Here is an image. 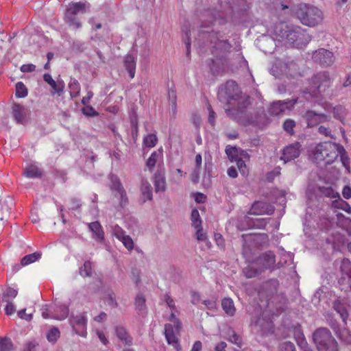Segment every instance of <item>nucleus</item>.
Returning a JSON list of instances; mask_svg holds the SVG:
<instances>
[{"mask_svg": "<svg viewBox=\"0 0 351 351\" xmlns=\"http://www.w3.org/2000/svg\"><path fill=\"white\" fill-rule=\"evenodd\" d=\"M226 154L228 156V159L231 162H234L235 160H237L239 154V150L236 147H232L231 145H228L226 147L225 149Z\"/></svg>", "mask_w": 351, "mask_h": 351, "instance_id": "45", "label": "nucleus"}, {"mask_svg": "<svg viewBox=\"0 0 351 351\" xmlns=\"http://www.w3.org/2000/svg\"><path fill=\"white\" fill-rule=\"evenodd\" d=\"M69 88L71 90L70 95L71 97H77L79 95L80 86L77 80L71 78L69 83Z\"/></svg>", "mask_w": 351, "mask_h": 351, "instance_id": "39", "label": "nucleus"}, {"mask_svg": "<svg viewBox=\"0 0 351 351\" xmlns=\"http://www.w3.org/2000/svg\"><path fill=\"white\" fill-rule=\"evenodd\" d=\"M195 229H196V233H195L196 239L198 241H205L206 239V235L203 232V229H202V226H200L199 228H195Z\"/></svg>", "mask_w": 351, "mask_h": 351, "instance_id": "64", "label": "nucleus"}, {"mask_svg": "<svg viewBox=\"0 0 351 351\" xmlns=\"http://www.w3.org/2000/svg\"><path fill=\"white\" fill-rule=\"evenodd\" d=\"M274 210L275 208L272 204L265 202L257 201L252 204L250 213L254 215H271L274 213Z\"/></svg>", "mask_w": 351, "mask_h": 351, "instance_id": "17", "label": "nucleus"}, {"mask_svg": "<svg viewBox=\"0 0 351 351\" xmlns=\"http://www.w3.org/2000/svg\"><path fill=\"white\" fill-rule=\"evenodd\" d=\"M275 263L276 259L274 254L271 251H268L258 258L256 264L264 271L266 269H273Z\"/></svg>", "mask_w": 351, "mask_h": 351, "instance_id": "18", "label": "nucleus"}, {"mask_svg": "<svg viewBox=\"0 0 351 351\" xmlns=\"http://www.w3.org/2000/svg\"><path fill=\"white\" fill-rule=\"evenodd\" d=\"M313 339L318 351H338V343L330 330L318 328L313 334Z\"/></svg>", "mask_w": 351, "mask_h": 351, "instance_id": "5", "label": "nucleus"}, {"mask_svg": "<svg viewBox=\"0 0 351 351\" xmlns=\"http://www.w3.org/2000/svg\"><path fill=\"white\" fill-rule=\"evenodd\" d=\"M120 241L124 245V246L129 250L131 251L134 248V242L132 238L129 235H126Z\"/></svg>", "mask_w": 351, "mask_h": 351, "instance_id": "60", "label": "nucleus"}, {"mask_svg": "<svg viewBox=\"0 0 351 351\" xmlns=\"http://www.w3.org/2000/svg\"><path fill=\"white\" fill-rule=\"evenodd\" d=\"M14 346L8 337H0V351H13Z\"/></svg>", "mask_w": 351, "mask_h": 351, "instance_id": "41", "label": "nucleus"}, {"mask_svg": "<svg viewBox=\"0 0 351 351\" xmlns=\"http://www.w3.org/2000/svg\"><path fill=\"white\" fill-rule=\"evenodd\" d=\"M295 127V122L291 119H286L282 125L284 130L290 135L294 134V128Z\"/></svg>", "mask_w": 351, "mask_h": 351, "instance_id": "49", "label": "nucleus"}, {"mask_svg": "<svg viewBox=\"0 0 351 351\" xmlns=\"http://www.w3.org/2000/svg\"><path fill=\"white\" fill-rule=\"evenodd\" d=\"M1 214H0V220L3 221L4 219L7 218L10 213L11 207L13 205V202L12 199H8L1 201Z\"/></svg>", "mask_w": 351, "mask_h": 351, "instance_id": "30", "label": "nucleus"}, {"mask_svg": "<svg viewBox=\"0 0 351 351\" xmlns=\"http://www.w3.org/2000/svg\"><path fill=\"white\" fill-rule=\"evenodd\" d=\"M165 335L167 343L172 345L178 351L180 349V346L178 339L175 335L173 326L171 324H165Z\"/></svg>", "mask_w": 351, "mask_h": 351, "instance_id": "20", "label": "nucleus"}, {"mask_svg": "<svg viewBox=\"0 0 351 351\" xmlns=\"http://www.w3.org/2000/svg\"><path fill=\"white\" fill-rule=\"evenodd\" d=\"M53 311L54 313L51 315V318L58 320L66 318L69 312V307L65 304L56 305Z\"/></svg>", "mask_w": 351, "mask_h": 351, "instance_id": "27", "label": "nucleus"}, {"mask_svg": "<svg viewBox=\"0 0 351 351\" xmlns=\"http://www.w3.org/2000/svg\"><path fill=\"white\" fill-rule=\"evenodd\" d=\"M221 306L226 313L233 315L235 313V308L233 301L230 298H224L221 301Z\"/></svg>", "mask_w": 351, "mask_h": 351, "instance_id": "37", "label": "nucleus"}, {"mask_svg": "<svg viewBox=\"0 0 351 351\" xmlns=\"http://www.w3.org/2000/svg\"><path fill=\"white\" fill-rule=\"evenodd\" d=\"M124 65L129 73L130 77L133 78L135 75L136 61L134 58L131 55H127L125 57Z\"/></svg>", "mask_w": 351, "mask_h": 351, "instance_id": "31", "label": "nucleus"}, {"mask_svg": "<svg viewBox=\"0 0 351 351\" xmlns=\"http://www.w3.org/2000/svg\"><path fill=\"white\" fill-rule=\"evenodd\" d=\"M273 32L277 40L285 41L295 47L305 46L311 40V36L304 29L285 22L275 23Z\"/></svg>", "mask_w": 351, "mask_h": 351, "instance_id": "1", "label": "nucleus"}, {"mask_svg": "<svg viewBox=\"0 0 351 351\" xmlns=\"http://www.w3.org/2000/svg\"><path fill=\"white\" fill-rule=\"evenodd\" d=\"M90 5L82 2H72L69 4L65 13V21L74 29H78L82 23L77 20L78 14H83L88 12Z\"/></svg>", "mask_w": 351, "mask_h": 351, "instance_id": "6", "label": "nucleus"}, {"mask_svg": "<svg viewBox=\"0 0 351 351\" xmlns=\"http://www.w3.org/2000/svg\"><path fill=\"white\" fill-rule=\"evenodd\" d=\"M158 156L159 154L156 152H154L148 158L146 165L149 169L155 167Z\"/></svg>", "mask_w": 351, "mask_h": 351, "instance_id": "56", "label": "nucleus"}, {"mask_svg": "<svg viewBox=\"0 0 351 351\" xmlns=\"http://www.w3.org/2000/svg\"><path fill=\"white\" fill-rule=\"evenodd\" d=\"M29 110L24 106L14 104L12 106V114L15 121L18 123L24 124L26 122V117L28 114Z\"/></svg>", "mask_w": 351, "mask_h": 351, "instance_id": "19", "label": "nucleus"}, {"mask_svg": "<svg viewBox=\"0 0 351 351\" xmlns=\"http://www.w3.org/2000/svg\"><path fill=\"white\" fill-rule=\"evenodd\" d=\"M69 322L76 334L86 337L87 319L84 313L75 316L72 315L69 319Z\"/></svg>", "mask_w": 351, "mask_h": 351, "instance_id": "13", "label": "nucleus"}, {"mask_svg": "<svg viewBox=\"0 0 351 351\" xmlns=\"http://www.w3.org/2000/svg\"><path fill=\"white\" fill-rule=\"evenodd\" d=\"M191 219L192 221V226L195 228H198L202 224L199 211L197 209H193L191 214Z\"/></svg>", "mask_w": 351, "mask_h": 351, "instance_id": "50", "label": "nucleus"}, {"mask_svg": "<svg viewBox=\"0 0 351 351\" xmlns=\"http://www.w3.org/2000/svg\"><path fill=\"white\" fill-rule=\"evenodd\" d=\"M332 307L338 314H339L343 322L345 325H346L347 319L349 317V313L345 304H343L339 300H335L332 302Z\"/></svg>", "mask_w": 351, "mask_h": 351, "instance_id": "24", "label": "nucleus"}, {"mask_svg": "<svg viewBox=\"0 0 351 351\" xmlns=\"http://www.w3.org/2000/svg\"><path fill=\"white\" fill-rule=\"evenodd\" d=\"M301 62V60L287 59L285 61L276 64V65L271 68V72L274 75L278 77L279 75L275 73V69H278L279 67L280 68L282 73H285L287 76L292 77L300 76L302 71L300 66Z\"/></svg>", "mask_w": 351, "mask_h": 351, "instance_id": "9", "label": "nucleus"}, {"mask_svg": "<svg viewBox=\"0 0 351 351\" xmlns=\"http://www.w3.org/2000/svg\"><path fill=\"white\" fill-rule=\"evenodd\" d=\"M304 117L305 118L307 127L312 128L317 125L321 123L326 122L328 121L329 117L324 113H318L314 110H307Z\"/></svg>", "mask_w": 351, "mask_h": 351, "instance_id": "15", "label": "nucleus"}, {"mask_svg": "<svg viewBox=\"0 0 351 351\" xmlns=\"http://www.w3.org/2000/svg\"><path fill=\"white\" fill-rule=\"evenodd\" d=\"M41 256L40 252H34L25 256L21 261V266H26L36 262Z\"/></svg>", "mask_w": 351, "mask_h": 351, "instance_id": "38", "label": "nucleus"}, {"mask_svg": "<svg viewBox=\"0 0 351 351\" xmlns=\"http://www.w3.org/2000/svg\"><path fill=\"white\" fill-rule=\"evenodd\" d=\"M326 321L330 328L336 332L338 333L339 328V324L337 321L333 317L331 314H328L326 317Z\"/></svg>", "mask_w": 351, "mask_h": 351, "instance_id": "52", "label": "nucleus"}, {"mask_svg": "<svg viewBox=\"0 0 351 351\" xmlns=\"http://www.w3.org/2000/svg\"><path fill=\"white\" fill-rule=\"evenodd\" d=\"M60 332L58 328L53 327L51 328L47 334V340L54 343L57 341L58 339L60 337Z\"/></svg>", "mask_w": 351, "mask_h": 351, "instance_id": "48", "label": "nucleus"}, {"mask_svg": "<svg viewBox=\"0 0 351 351\" xmlns=\"http://www.w3.org/2000/svg\"><path fill=\"white\" fill-rule=\"evenodd\" d=\"M301 152V145L299 142L290 144L282 149V155L280 160L285 162L293 160L298 158Z\"/></svg>", "mask_w": 351, "mask_h": 351, "instance_id": "16", "label": "nucleus"}, {"mask_svg": "<svg viewBox=\"0 0 351 351\" xmlns=\"http://www.w3.org/2000/svg\"><path fill=\"white\" fill-rule=\"evenodd\" d=\"M90 230L93 233L94 237L97 240H102L104 237L101 226L98 221H94L88 224Z\"/></svg>", "mask_w": 351, "mask_h": 351, "instance_id": "32", "label": "nucleus"}, {"mask_svg": "<svg viewBox=\"0 0 351 351\" xmlns=\"http://www.w3.org/2000/svg\"><path fill=\"white\" fill-rule=\"evenodd\" d=\"M338 143L331 141L317 144L312 151V158L316 164L331 165L338 158Z\"/></svg>", "mask_w": 351, "mask_h": 351, "instance_id": "2", "label": "nucleus"}, {"mask_svg": "<svg viewBox=\"0 0 351 351\" xmlns=\"http://www.w3.org/2000/svg\"><path fill=\"white\" fill-rule=\"evenodd\" d=\"M115 331L117 337L125 345L130 346L132 343V338L130 336L124 327L117 326Z\"/></svg>", "mask_w": 351, "mask_h": 351, "instance_id": "28", "label": "nucleus"}, {"mask_svg": "<svg viewBox=\"0 0 351 351\" xmlns=\"http://www.w3.org/2000/svg\"><path fill=\"white\" fill-rule=\"evenodd\" d=\"M168 98L169 101L171 104L172 108L173 110V112H176V93L175 90L169 89L168 90Z\"/></svg>", "mask_w": 351, "mask_h": 351, "instance_id": "58", "label": "nucleus"}, {"mask_svg": "<svg viewBox=\"0 0 351 351\" xmlns=\"http://www.w3.org/2000/svg\"><path fill=\"white\" fill-rule=\"evenodd\" d=\"M15 95L18 98H23L27 95V88L23 82L16 83Z\"/></svg>", "mask_w": 351, "mask_h": 351, "instance_id": "47", "label": "nucleus"}, {"mask_svg": "<svg viewBox=\"0 0 351 351\" xmlns=\"http://www.w3.org/2000/svg\"><path fill=\"white\" fill-rule=\"evenodd\" d=\"M237 162V166L241 174H245L246 165L245 162L240 158L234 160Z\"/></svg>", "mask_w": 351, "mask_h": 351, "instance_id": "63", "label": "nucleus"}, {"mask_svg": "<svg viewBox=\"0 0 351 351\" xmlns=\"http://www.w3.org/2000/svg\"><path fill=\"white\" fill-rule=\"evenodd\" d=\"M289 104V101H274L270 105L268 109V112L270 115L272 116H277L280 114H282L285 112L286 110L290 108L289 106H288Z\"/></svg>", "mask_w": 351, "mask_h": 351, "instance_id": "22", "label": "nucleus"}, {"mask_svg": "<svg viewBox=\"0 0 351 351\" xmlns=\"http://www.w3.org/2000/svg\"><path fill=\"white\" fill-rule=\"evenodd\" d=\"M23 175L30 178H40L42 172L36 166L31 165L24 170Z\"/></svg>", "mask_w": 351, "mask_h": 351, "instance_id": "36", "label": "nucleus"}, {"mask_svg": "<svg viewBox=\"0 0 351 351\" xmlns=\"http://www.w3.org/2000/svg\"><path fill=\"white\" fill-rule=\"evenodd\" d=\"M115 197H119V205L121 207H124L128 204V198L125 189L117 193Z\"/></svg>", "mask_w": 351, "mask_h": 351, "instance_id": "53", "label": "nucleus"}, {"mask_svg": "<svg viewBox=\"0 0 351 351\" xmlns=\"http://www.w3.org/2000/svg\"><path fill=\"white\" fill-rule=\"evenodd\" d=\"M336 334L341 341L347 344H351V332L348 329H339L338 333Z\"/></svg>", "mask_w": 351, "mask_h": 351, "instance_id": "44", "label": "nucleus"}, {"mask_svg": "<svg viewBox=\"0 0 351 351\" xmlns=\"http://www.w3.org/2000/svg\"><path fill=\"white\" fill-rule=\"evenodd\" d=\"M92 271L91 262L89 261H86L84 265L79 269L80 274L84 278L91 276Z\"/></svg>", "mask_w": 351, "mask_h": 351, "instance_id": "43", "label": "nucleus"}, {"mask_svg": "<svg viewBox=\"0 0 351 351\" xmlns=\"http://www.w3.org/2000/svg\"><path fill=\"white\" fill-rule=\"evenodd\" d=\"M182 40L184 43L186 47V56H189L191 52V38H190V30L186 29L184 35L182 37Z\"/></svg>", "mask_w": 351, "mask_h": 351, "instance_id": "54", "label": "nucleus"}, {"mask_svg": "<svg viewBox=\"0 0 351 351\" xmlns=\"http://www.w3.org/2000/svg\"><path fill=\"white\" fill-rule=\"evenodd\" d=\"M240 93L241 91L236 82L228 80L219 87L217 97L220 102L229 104L231 100H237Z\"/></svg>", "mask_w": 351, "mask_h": 351, "instance_id": "8", "label": "nucleus"}, {"mask_svg": "<svg viewBox=\"0 0 351 351\" xmlns=\"http://www.w3.org/2000/svg\"><path fill=\"white\" fill-rule=\"evenodd\" d=\"M338 285L341 291H351V274L341 275L338 280Z\"/></svg>", "mask_w": 351, "mask_h": 351, "instance_id": "34", "label": "nucleus"}, {"mask_svg": "<svg viewBox=\"0 0 351 351\" xmlns=\"http://www.w3.org/2000/svg\"><path fill=\"white\" fill-rule=\"evenodd\" d=\"M208 112H209V114H208V122L210 123V124L212 126H214L215 123L216 113L214 112V110H213L210 104H208Z\"/></svg>", "mask_w": 351, "mask_h": 351, "instance_id": "62", "label": "nucleus"}, {"mask_svg": "<svg viewBox=\"0 0 351 351\" xmlns=\"http://www.w3.org/2000/svg\"><path fill=\"white\" fill-rule=\"evenodd\" d=\"M155 191L164 192L166 190V180L164 173L157 171L154 176Z\"/></svg>", "mask_w": 351, "mask_h": 351, "instance_id": "25", "label": "nucleus"}, {"mask_svg": "<svg viewBox=\"0 0 351 351\" xmlns=\"http://www.w3.org/2000/svg\"><path fill=\"white\" fill-rule=\"evenodd\" d=\"M319 192L321 195H324L330 198H335L337 197H339V195L338 193L335 192L333 189L330 186L328 187H319Z\"/></svg>", "mask_w": 351, "mask_h": 351, "instance_id": "42", "label": "nucleus"}, {"mask_svg": "<svg viewBox=\"0 0 351 351\" xmlns=\"http://www.w3.org/2000/svg\"><path fill=\"white\" fill-rule=\"evenodd\" d=\"M238 106L236 108H226V113L230 119L239 123L245 124V121L250 112L247 111V106L250 104L249 97H239Z\"/></svg>", "mask_w": 351, "mask_h": 351, "instance_id": "7", "label": "nucleus"}, {"mask_svg": "<svg viewBox=\"0 0 351 351\" xmlns=\"http://www.w3.org/2000/svg\"><path fill=\"white\" fill-rule=\"evenodd\" d=\"M231 48L230 44L226 40H218L213 47L212 53L215 56H226V52H228Z\"/></svg>", "mask_w": 351, "mask_h": 351, "instance_id": "21", "label": "nucleus"}, {"mask_svg": "<svg viewBox=\"0 0 351 351\" xmlns=\"http://www.w3.org/2000/svg\"><path fill=\"white\" fill-rule=\"evenodd\" d=\"M146 298L142 293H138L134 300L135 309L141 315L147 313Z\"/></svg>", "mask_w": 351, "mask_h": 351, "instance_id": "26", "label": "nucleus"}, {"mask_svg": "<svg viewBox=\"0 0 351 351\" xmlns=\"http://www.w3.org/2000/svg\"><path fill=\"white\" fill-rule=\"evenodd\" d=\"M340 156V159L343 166L346 168L348 173L350 172V158L344 147L339 145L338 147V156Z\"/></svg>", "mask_w": 351, "mask_h": 351, "instance_id": "33", "label": "nucleus"}, {"mask_svg": "<svg viewBox=\"0 0 351 351\" xmlns=\"http://www.w3.org/2000/svg\"><path fill=\"white\" fill-rule=\"evenodd\" d=\"M280 351H296L295 345L290 341H285L280 344Z\"/></svg>", "mask_w": 351, "mask_h": 351, "instance_id": "61", "label": "nucleus"}, {"mask_svg": "<svg viewBox=\"0 0 351 351\" xmlns=\"http://www.w3.org/2000/svg\"><path fill=\"white\" fill-rule=\"evenodd\" d=\"M110 181H111L110 189L112 191H114L117 193H119V191L124 189V188L120 181V179L118 178L117 176L111 175L110 176Z\"/></svg>", "mask_w": 351, "mask_h": 351, "instance_id": "40", "label": "nucleus"}, {"mask_svg": "<svg viewBox=\"0 0 351 351\" xmlns=\"http://www.w3.org/2000/svg\"><path fill=\"white\" fill-rule=\"evenodd\" d=\"M263 237L264 235H242V254L247 261H250L254 254V248L251 245L252 244H257L258 241Z\"/></svg>", "mask_w": 351, "mask_h": 351, "instance_id": "12", "label": "nucleus"}, {"mask_svg": "<svg viewBox=\"0 0 351 351\" xmlns=\"http://www.w3.org/2000/svg\"><path fill=\"white\" fill-rule=\"evenodd\" d=\"M82 113L87 117H96L98 113L96 110L90 106H86L82 109Z\"/></svg>", "mask_w": 351, "mask_h": 351, "instance_id": "59", "label": "nucleus"}, {"mask_svg": "<svg viewBox=\"0 0 351 351\" xmlns=\"http://www.w3.org/2000/svg\"><path fill=\"white\" fill-rule=\"evenodd\" d=\"M247 117L245 123L263 127L268 123L267 116L263 108H258L254 114L250 112Z\"/></svg>", "mask_w": 351, "mask_h": 351, "instance_id": "14", "label": "nucleus"}, {"mask_svg": "<svg viewBox=\"0 0 351 351\" xmlns=\"http://www.w3.org/2000/svg\"><path fill=\"white\" fill-rule=\"evenodd\" d=\"M141 191L143 197V202L152 199V187L147 180H142Z\"/></svg>", "mask_w": 351, "mask_h": 351, "instance_id": "29", "label": "nucleus"}, {"mask_svg": "<svg viewBox=\"0 0 351 351\" xmlns=\"http://www.w3.org/2000/svg\"><path fill=\"white\" fill-rule=\"evenodd\" d=\"M43 79L45 82L51 86L54 90V93H56L59 96L63 93L64 83L62 80H58L56 82L49 73L44 74Z\"/></svg>", "mask_w": 351, "mask_h": 351, "instance_id": "23", "label": "nucleus"}, {"mask_svg": "<svg viewBox=\"0 0 351 351\" xmlns=\"http://www.w3.org/2000/svg\"><path fill=\"white\" fill-rule=\"evenodd\" d=\"M340 271L341 275H351V262L348 258H344L342 259Z\"/></svg>", "mask_w": 351, "mask_h": 351, "instance_id": "46", "label": "nucleus"}, {"mask_svg": "<svg viewBox=\"0 0 351 351\" xmlns=\"http://www.w3.org/2000/svg\"><path fill=\"white\" fill-rule=\"evenodd\" d=\"M243 272L247 278H254L263 272V269L260 267H255L254 265H248L245 267Z\"/></svg>", "mask_w": 351, "mask_h": 351, "instance_id": "35", "label": "nucleus"}, {"mask_svg": "<svg viewBox=\"0 0 351 351\" xmlns=\"http://www.w3.org/2000/svg\"><path fill=\"white\" fill-rule=\"evenodd\" d=\"M207 65L213 75H219L230 70L229 60L224 56H217L215 58L208 59Z\"/></svg>", "mask_w": 351, "mask_h": 351, "instance_id": "10", "label": "nucleus"}, {"mask_svg": "<svg viewBox=\"0 0 351 351\" xmlns=\"http://www.w3.org/2000/svg\"><path fill=\"white\" fill-rule=\"evenodd\" d=\"M335 206L338 208L345 210L348 213H351L350 206L346 201H344L341 199H340L339 201H337L335 203Z\"/></svg>", "mask_w": 351, "mask_h": 351, "instance_id": "57", "label": "nucleus"}, {"mask_svg": "<svg viewBox=\"0 0 351 351\" xmlns=\"http://www.w3.org/2000/svg\"><path fill=\"white\" fill-rule=\"evenodd\" d=\"M158 138L156 134H150L143 139L144 144L148 147H153L156 145Z\"/></svg>", "mask_w": 351, "mask_h": 351, "instance_id": "51", "label": "nucleus"}, {"mask_svg": "<svg viewBox=\"0 0 351 351\" xmlns=\"http://www.w3.org/2000/svg\"><path fill=\"white\" fill-rule=\"evenodd\" d=\"M312 59L322 67L330 66L335 62L333 53L324 48L315 51L312 55Z\"/></svg>", "mask_w": 351, "mask_h": 351, "instance_id": "11", "label": "nucleus"}, {"mask_svg": "<svg viewBox=\"0 0 351 351\" xmlns=\"http://www.w3.org/2000/svg\"><path fill=\"white\" fill-rule=\"evenodd\" d=\"M295 14L303 25L310 27L319 24L324 19L321 10L307 4L300 5L296 10Z\"/></svg>", "mask_w": 351, "mask_h": 351, "instance_id": "4", "label": "nucleus"}, {"mask_svg": "<svg viewBox=\"0 0 351 351\" xmlns=\"http://www.w3.org/2000/svg\"><path fill=\"white\" fill-rule=\"evenodd\" d=\"M331 84L332 80L329 72L320 71L313 75L309 80L308 93L313 97L323 96L328 92Z\"/></svg>", "mask_w": 351, "mask_h": 351, "instance_id": "3", "label": "nucleus"}, {"mask_svg": "<svg viewBox=\"0 0 351 351\" xmlns=\"http://www.w3.org/2000/svg\"><path fill=\"white\" fill-rule=\"evenodd\" d=\"M112 234L119 241L122 240L127 235L125 232L118 225L112 228Z\"/></svg>", "mask_w": 351, "mask_h": 351, "instance_id": "55", "label": "nucleus"}]
</instances>
